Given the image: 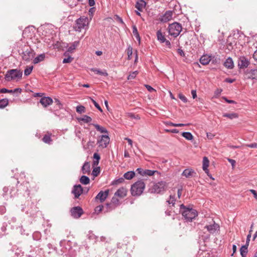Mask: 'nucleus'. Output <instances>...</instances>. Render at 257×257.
<instances>
[{
    "label": "nucleus",
    "instance_id": "nucleus-46",
    "mask_svg": "<svg viewBox=\"0 0 257 257\" xmlns=\"http://www.w3.org/2000/svg\"><path fill=\"white\" fill-rule=\"evenodd\" d=\"M7 227V223L5 222L3 224L1 228H0V232L2 233H4L3 234V236L4 235H6L7 234V233L6 232Z\"/></svg>",
    "mask_w": 257,
    "mask_h": 257
},
{
    "label": "nucleus",
    "instance_id": "nucleus-8",
    "mask_svg": "<svg viewBox=\"0 0 257 257\" xmlns=\"http://www.w3.org/2000/svg\"><path fill=\"white\" fill-rule=\"evenodd\" d=\"M167 186V183L165 181H160L154 183L153 185L149 188V191L152 193L161 194L165 191Z\"/></svg>",
    "mask_w": 257,
    "mask_h": 257
},
{
    "label": "nucleus",
    "instance_id": "nucleus-1",
    "mask_svg": "<svg viewBox=\"0 0 257 257\" xmlns=\"http://www.w3.org/2000/svg\"><path fill=\"white\" fill-rule=\"evenodd\" d=\"M17 190H15V188L14 187H12L11 188V190L10 191V189L8 187H4L3 189V192L1 194V195L5 198L6 200H8L9 197H12L14 196L17 195H22L23 196H25V194H27L28 197L29 196L30 189L32 188H34L35 191L37 190L38 188L36 185L33 187H31L30 183L28 181H24L22 184H20V185H18L16 186Z\"/></svg>",
    "mask_w": 257,
    "mask_h": 257
},
{
    "label": "nucleus",
    "instance_id": "nucleus-44",
    "mask_svg": "<svg viewBox=\"0 0 257 257\" xmlns=\"http://www.w3.org/2000/svg\"><path fill=\"white\" fill-rule=\"evenodd\" d=\"M138 73V71H135L131 72L127 77V80H132L135 79Z\"/></svg>",
    "mask_w": 257,
    "mask_h": 257
},
{
    "label": "nucleus",
    "instance_id": "nucleus-48",
    "mask_svg": "<svg viewBox=\"0 0 257 257\" xmlns=\"http://www.w3.org/2000/svg\"><path fill=\"white\" fill-rule=\"evenodd\" d=\"M54 103L57 106L56 109H60L63 108V104L58 98H54Z\"/></svg>",
    "mask_w": 257,
    "mask_h": 257
},
{
    "label": "nucleus",
    "instance_id": "nucleus-6",
    "mask_svg": "<svg viewBox=\"0 0 257 257\" xmlns=\"http://www.w3.org/2000/svg\"><path fill=\"white\" fill-rule=\"evenodd\" d=\"M23 75V72L18 69L9 70L5 75V79L7 81L12 80L20 79Z\"/></svg>",
    "mask_w": 257,
    "mask_h": 257
},
{
    "label": "nucleus",
    "instance_id": "nucleus-34",
    "mask_svg": "<svg viewBox=\"0 0 257 257\" xmlns=\"http://www.w3.org/2000/svg\"><path fill=\"white\" fill-rule=\"evenodd\" d=\"M133 29V34L134 36L136 37L137 40L140 42L141 40V38L139 35V33L138 31V29L137 27L135 25H133L132 27Z\"/></svg>",
    "mask_w": 257,
    "mask_h": 257
},
{
    "label": "nucleus",
    "instance_id": "nucleus-53",
    "mask_svg": "<svg viewBox=\"0 0 257 257\" xmlns=\"http://www.w3.org/2000/svg\"><path fill=\"white\" fill-rule=\"evenodd\" d=\"M175 201H176V199H175V196H172V195H170V199L169 200H168L167 201V202H168L169 204H172V205H174L175 203Z\"/></svg>",
    "mask_w": 257,
    "mask_h": 257
},
{
    "label": "nucleus",
    "instance_id": "nucleus-4",
    "mask_svg": "<svg viewBox=\"0 0 257 257\" xmlns=\"http://www.w3.org/2000/svg\"><path fill=\"white\" fill-rule=\"evenodd\" d=\"M145 188V184L143 180H139L133 184L131 188V194L134 196L141 195Z\"/></svg>",
    "mask_w": 257,
    "mask_h": 257
},
{
    "label": "nucleus",
    "instance_id": "nucleus-10",
    "mask_svg": "<svg viewBox=\"0 0 257 257\" xmlns=\"http://www.w3.org/2000/svg\"><path fill=\"white\" fill-rule=\"evenodd\" d=\"M35 53L31 48H27L23 51V59L26 61H29L34 58Z\"/></svg>",
    "mask_w": 257,
    "mask_h": 257
},
{
    "label": "nucleus",
    "instance_id": "nucleus-29",
    "mask_svg": "<svg viewBox=\"0 0 257 257\" xmlns=\"http://www.w3.org/2000/svg\"><path fill=\"white\" fill-rule=\"evenodd\" d=\"M45 58V54L44 53L41 54L34 58L33 60L34 64H37L41 61H43Z\"/></svg>",
    "mask_w": 257,
    "mask_h": 257
},
{
    "label": "nucleus",
    "instance_id": "nucleus-14",
    "mask_svg": "<svg viewBox=\"0 0 257 257\" xmlns=\"http://www.w3.org/2000/svg\"><path fill=\"white\" fill-rule=\"evenodd\" d=\"M71 193L74 194V198H78L81 194L83 193V189L81 185H74Z\"/></svg>",
    "mask_w": 257,
    "mask_h": 257
},
{
    "label": "nucleus",
    "instance_id": "nucleus-62",
    "mask_svg": "<svg viewBox=\"0 0 257 257\" xmlns=\"http://www.w3.org/2000/svg\"><path fill=\"white\" fill-rule=\"evenodd\" d=\"M163 43H165L166 47L169 49L172 48L171 44L170 42L166 39L163 42Z\"/></svg>",
    "mask_w": 257,
    "mask_h": 257
},
{
    "label": "nucleus",
    "instance_id": "nucleus-5",
    "mask_svg": "<svg viewBox=\"0 0 257 257\" xmlns=\"http://www.w3.org/2000/svg\"><path fill=\"white\" fill-rule=\"evenodd\" d=\"M182 29V25L176 22L169 24L168 28L169 34L174 38L178 36Z\"/></svg>",
    "mask_w": 257,
    "mask_h": 257
},
{
    "label": "nucleus",
    "instance_id": "nucleus-60",
    "mask_svg": "<svg viewBox=\"0 0 257 257\" xmlns=\"http://www.w3.org/2000/svg\"><path fill=\"white\" fill-rule=\"evenodd\" d=\"M93 158L94 159L93 161H99V160L100 159V156L98 153H94V154L93 155Z\"/></svg>",
    "mask_w": 257,
    "mask_h": 257
},
{
    "label": "nucleus",
    "instance_id": "nucleus-63",
    "mask_svg": "<svg viewBox=\"0 0 257 257\" xmlns=\"http://www.w3.org/2000/svg\"><path fill=\"white\" fill-rule=\"evenodd\" d=\"M145 86L147 89V90L150 92L155 91V89L149 85L146 84L145 85Z\"/></svg>",
    "mask_w": 257,
    "mask_h": 257
},
{
    "label": "nucleus",
    "instance_id": "nucleus-61",
    "mask_svg": "<svg viewBox=\"0 0 257 257\" xmlns=\"http://www.w3.org/2000/svg\"><path fill=\"white\" fill-rule=\"evenodd\" d=\"M103 208V205H98L95 208V209H94L95 212L98 213L99 212H100V211H102Z\"/></svg>",
    "mask_w": 257,
    "mask_h": 257
},
{
    "label": "nucleus",
    "instance_id": "nucleus-58",
    "mask_svg": "<svg viewBox=\"0 0 257 257\" xmlns=\"http://www.w3.org/2000/svg\"><path fill=\"white\" fill-rule=\"evenodd\" d=\"M88 238L90 240H94L95 241L96 239V236L91 232H89V234L87 235Z\"/></svg>",
    "mask_w": 257,
    "mask_h": 257
},
{
    "label": "nucleus",
    "instance_id": "nucleus-37",
    "mask_svg": "<svg viewBox=\"0 0 257 257\" xmlns=\"http://www.w3.org/2000/svg\"><path fill=\"white\" fill-rule=\"evenodd\" d=\"M209 164V161L207 157H204L203 158V165H202V169L203 170H207V168H208Z\"/></svg>",
    "mask_w": 257,
    "mask_h": 257
},
{
    "label": "nucleus",
    "instance_id": "nucleus-30",
    "mask_svg": "<svg viewBox=\"0 0 257 257\" xmlns=\"http://www.w3.org/2000/svg\"><path fill=\"white\" fill-rule=\"evenodd\" d=\"M77 120L79 122L82 121L85 123H89L92 121V118L87 115H84L82 117L77 118Z\"/></svg>",
    "mask_w": 257,
    "mask_h": 257
},
{
    "label": "nucleus",
    "instance_id": "nucleus-27",
    "mask_svg": "<svg viewBox=\"0 0 257 257\" xmlns=\"http://www.w3.org/2000/svg\"><path fill=\"white\" fill-rule=\"evenodd\" d=\"M157 40L162 44L163 42L166 39L164 35L163 34L161 30H158L156 33Z\"/></svg>",
    "mask_w": 257,
    "mask_h": 257
},
{
    "label": "nucleus",
    "instance_id": "nucleus-35",
    "mask_svg": "<svg viewBox=\"0 0 257 257\" xmlns=\"http://www.w3.org/2000/svg\"><path fill=\"white\" fill-rule=\"evenodd\" d=\"M116 208L112 203L110 202L106 204L105 206V209L106 212H110Z\"/></svg>",
    "mask_w": 257,
    "mask_h": 257
},
{
    "label": "nucleus",
    "instance_id": "nucleus-51",
    "mask_svg": "<svg viewBox=\"0 0 257 257\" xmlns=\"http://www.w3.org/2000/svg\"><path fill=\"white\" fill-rule=\"evenodd\" d=\"M127 116L129 118H130L131 119H140V117L139 115L135 114V113H132V112L128 113L127 114Z\"/></svg>",
    "mask_w": 257,
    "mask_h": 257
},
{
    "label": "nucleus",
    "instance_id": "nucleus-45",
    "mask_svg": "<svg viewBox=\"0 0 257 257\" xmlns=\"http://www.w3.org/2000/svg\"><path fill=\"white\" fill-rule=\"evenodd\" d=\"M110 202L116 207L120 204V202L119 199L116 198L115 196H113Z\"/></svg>",
    "mask_w": 257,
    "mask_h": 257
},
{
    "label": "nucleus",
    "instance_id": "nucleus-59",
    "mask_svg": "<svg viewBox=\"0 0 257 257\" xmlns=\"http://www.w3.org/2000/svg\"><path fill=\"white\" fill-rule=\"evenodd\" d=\"M251 230H250L248 234L247 235V237H246V242H245V244H244L246 246L249 245V243L250 237H251Z\"/></svg>",
    "mask_w": 257,
    "mask_h": 257
},
{
    "label": "nucleus",
    "instance_id": "nucleus-31",
    "mask_svg": "<svg viewBox=\"0 0 257 257\" xmlns=\"http://www.w3.org/2000/svg\"><path fill=\"white\" fill-rule=\"evenodd\" d=\"M181 136L188 141H192L194 138L192 134L190 132H183L181 134Z\"/></svg>",
    "mask_w": 257,
    "mask_h": 257
},
{
    "label": "nucleus",
    "instance_id": "nucleus-49",
    "mask_svg": "<svg viewBox=\"0 0 257 257\" xmlns=\"http://www.w3.org/2000/svg\"><path fill=\"white\" fill-rule=\"evenodd\" d=\"M100 172V167H94V168L92 170V175L94 177H97L99 174Z\"/></svg>",
    "mask_w": 257,
    "mask_h": 257
},
{
    "label": "nucleus",
    "instance_id": "nucleus-18",
    "mask_svg": "<svg viewBox=\"0 0 257 257\" xmlns=\"http://www.w3.org/2000/svg\"><path fill=\"white\" fill-rule=\"evenodd\" d=\"M204 228H206L211 234H214L216 231L219 230L220 227L219 225L214 221L212 224L206 225Z\"/></svg>",
    "mask_w": 257,
    "mask_h": 257
},
{
    "label": "nucleus",
    "instance_id": "nucleus-9",
    "mask_svg": "<svg viewBox=\"0 0 257 257\" xmlns=\"http://www.w3.org/2000/svg\"><path fill=\"white\" fill-rule=\"evenodd\" d=\"M249 60L244 56H241L238 58L237 66L239 69H245L250 64Z\"/></svg>",
    "mask_w": 257,
    "mask_h": 257
},
{
    "label": "nucleus",
    "instance_id": "nucleus-52",
    "mask_svg": "<svg viewBox=\"0 0 257 257\" xmlns=\"http://www.w3.org/2000/svg\"><path fill=\"white\" fill-rule=\"evenodd\" d=\"M85 111V108L82 105H79L76 107V111L79 113H82Z\"/></svg>",
    "mask_w": 257,
    "mask_h": 257
},
{
    "label": "nucleus",
    "instance_id": "nucleus-39",
    "mask_svg": "<svg viewBox=\"0 0 257 257\" xmlns=\"http://www.w3.org/2000/svg\"><path fill=\"white\" fill-rule=\"evenodd\" d=\"M9 104V100L7 98L0 99V109L4 108Z\"/></svg>",
    "mask_w": 257,
    "mask_h": 257
},
{
    "label": "nucleus",
    "instance_id": "nucleus-12",
    "mask_svg": "<svg viewBox=\"0 0 257 257\" xmlns=\"http://www.w3.org/2000/svg\"><path fill=\"white\" fill-rule=\"evenodd\" d=\"M71 243L72 242H70V241L66 240L61 241L60 242V244L61 246L66 245L69 248L68 250H67L65 255H69L70 256H73L75 255L76 251L72 247Z\"/></svg>",
    "mask_w": 257,
    "mask_h": 257
},
{
    "label": "nucleus",
    "instance_id": "nucleus-20",
    "mask_svg": "<svg viewBox=\"0 0 257 257\" xmlns=\"http://www.w3.org/2000/svg\"><path fill=\"white\" fill-rule=\"evenodd\" d=\"M196 173L192 169H186L182 173V176H185L186 178H190L195 177Z\"/></svg>",
    "mask_w": 257,
    "mask_h": 257
},
{
    "label": "nucleus",
    "instance_id": "nucleus-21",
    "mask_svg": "<svg viewBox=\"0 0 257 257\" xmlns=\"http://www.w3.org/2000/svg\"><path fill=\"white\" fill-rule=\"evenodd\" d=\"M127 194V190L124 187L119 188L114 193V196H117L120 198L124 197Z\"/></svg>",
    "mask_w": 257,
    "mask_h": 257
},
{
    "label": "nucleus",
    "instance_id": "nucleus-2",
    "mask_svg": "<svg viewBox=\"0 0 257 257\" xmlns=\"http://www.w3.org/2000/svg\"><path fill=\"white\" fill-rule=\"evenodd\" d=\"M24 196L26 197L27 200L26 203L22 205V211L30 217H35L38 212V207L34 202L31 201V197L30 195L28 197L27 194H25V196Z\"/></svg>",
    "mask_w": 257,
    "mask_h": 257
},
{
    "label": "nucleus",
    "instance_id": "nucleus-11",
    "mask_svg": "<svg viewBox=\"0 0 257 257\" xmlns=\"http://www.w3.org/2000/svg\"><path fill=\"white\" fill-rule=\"evenodd\" d=\"M70 213L74 218L78 219L84 213V211L81 207L75 206L71 209Z\"/></svg>",
    "mask_w": 257,
    "mask_h": 257
},
{
    "label": "nucleus",
    "instance_id": "nucleus-13",
    "mask_svg": "<svg viewBox=\"0 0 257 257\" xmlns=\"http://www.w3.org/2000/svg\"><path fill=\"white\" fill-rule=\"evenodd\" d=\"M109 142V138L108 135H102L101 138L97 140L98 147L101 148H105Z\"/></svg>",
    "mask_w": 257,
    "mask_h": 257
},
{
    "label": "nucleus",
    "instance_id": "nucleus-64",
    "mask_svg": "<svg viewBox=\"0 0 257 257\" xmlns=\"http://www.w3.org/2000/svg\"><path fill=\"white\" fill-rule=\"evenodd\" d=\"M177 52L182 57H185V54L184 53V52L183 51V50L182 49H181V48H178L177 49Z\"/></svg>",
    "mask_w": 257,
    "mask_h": 257
},
{
    "label": "nucleus",
    "instance_id": "nucleus-26",
    "mask_svg": "<svg viewBox=\"0 0 257 257\" xmlns=\"http://www.w3.org/2000/svg\"><path fill=\"white\" fill-rule=\"evenodd\" d=\"M248 246L245 245H243L240 248L239 251L241 257H246L248 252Z\"/></svg>",
    "mask_w": 257,
    "mask_h": 257
},
{
    "label": "nucleus",
    "instance_id": "nucleus-55",
    "mask_svg": "<svg viewBox=\"0 0 257 257\" xmlns=\"http://www.w3.org/2000/svg\"><path fill=\"white\" fill-rule=\"evenodd\" d=\"M73 58L72 57L69 56L67 58H65L63 60V63H69L72 62L73 60Z\"/></svg>",
    "mask_w": 257,
    "mask_h": 257
},
{
    "label": "nucleus",
    "instance_id": "nucleus-57",
    "mask_svg": "<svg viewBox=\"0 0 257 257\" xmlns=\"http://www.w3.org/2000/svg\"><path fill=\"white\" fill-rule=\"evenodd\" d=\"M95 7H92L89 9L88 13H89V15L90 17V19H91L93 17V14H94V13L95 12Z\"/></svg>",
    "mask_w": 257,
    "mask_h": 257
},
{
    "label": "nucleus",
    "instance_id": "nucleus-40",
    "mask_svg": "<svg viewBox=\"0 0 257 257\" xmlns=\"http://www.w3.org/2000/svg\"><path fill=\"white\" fill-rule=\"evenodd\" d=\"M32 236L34 240L39 241L41 239L42 235L40 232L35 231L33 233Z\"/></svg>",
    "mask_w": 257,
    "mask_h": 257
},
{
    "label": "nucleus",
    "instance_id": "nucleus-41",
    "mask_svg": "<svg viewBox=\"0 0 257 257\" xmlns=\"http://www.w3.org/2000/svg\"><path fill=\"white\" fill-rule=\"evenodd\" d=\"M42 140L44 143L48 144H51L52 142V140L51 138V136L47 135H45L43 137Z\"/></svg>",
    "mask_w": 257,
    "mask_h": 257
},
{
    "label": "nucleus",
    "instance_id": "nucleus-38",
    "mask_svg": "<svg viewBox=\"0 0 257 257\" xmlns=\"http://www.w3.org/2000/svg\"><path fill=\"white\" fill-rule=\"evenodd\" d=\"M145 175L152 176L154 175L156 173L160 174V173L157 170H151L149 169L145 170Z\"/></svg>",
    "mask_w": 257,
    "mask_h": 257
},
{
    "label": "nucleus",
    "instance_id": "nucleus-32",
    "mask_svg": "<svg viewBox=\"0 0 257 257\" xmlns=\"http://www.w3.org/2000/svg\"><path fill=\"white\" fill-rule=\"evenodd\" d=\"M135 176V172L134 171H128L125 173L123 175V177L125 179L131 180Z\"/></svg>",
    "mask_w": 257,
    "mask_h": 257
},
{
    "label": "nucleus",
    "instance_id": "nucleus-36",
    "mask_svg": "<svg viewBox=\"0 0 257 257\" xmlns=\"http://www.w3.org/2000/svg\"><path fill=\"white\" fill-rule=\"evenodd\" d=\"M92 124L95 127V128L98 131H99L101 133H106V134H108V132H107V130L105 128H104V127H103L102 126H101L100 125H99L98 124Z\"/></svg>",
    "mask_w": 257,
    "mask_h": 257
},
{
    "label": "nucleus",
    "instance_id": "nucleus-56",
    "mask_svg": "<svg viewBox=\"0 0 257 257\" xmlns=\"http://www.w3.org/2000/svg\"><path fill=\"white\" fill-rule=\"evenodd\" d=\"M178 97L183 102L185 103L187 102V98L183 94L179 93L178 94Z\"/></svg>",
    "mask_w": 257,
    "mask_h": 257
},
{
    "label": "nucleus",
    "instance_id": "nucleus-15",
    "mask_svg": "<svg viewBox=\"0 0 257 257\" xmlns=\"http://www.w3.org/2000/svg\"><path fill=\"white\" fill-rule=\"evenodd\" d=\"M244 73L246 75L247 79L257 80V69H247Z\"/></svg>",
    "mask_w": 257,
    "mask_h": 257
},
{
    "label": "nucleus",
    "instance_id": "nucleus-42",
    "mask_svg": "<svg viewBox=\"0 0 257 257\" xmlns=\"http://www.w3.org/2000/svg\"><path fill=\"white\" fill-rule=\"evenodd\" d=\"M79 42L75 41L72 43V44L68 47L67 49V52L69 53H71L74 49H75L76 47L77 46Z\"/></svg>",
    "mask_w": 257,
    "mask_h": 257
},
{
    "label": "nucleus",
    "instance_id": "nucleus-7",
    "mask_svg": "<svg viewBox=\"0 0 257 257\" xmlns=\"http://www.w3.org/2000/svg\"><path fill=\"white\" fill-rule=\"evenodd\" d=\"M88 19L87 17H80L75 21L73 29L75 31L81 32L83 29H87L88 27Z\"/></svg>",
    "mask_w": 257,
    "mask_h": 257
},
{
    "label": "nucleus",
    "instance_id": "nucleus-28",
    "mask_svg": "<svg viewBox=\"0 0 257 257\" xmlns=\"http://www.w3.org/2000/svg\"><path fill=\"white\" fill-rule=\"evenodd\" d=\"M222 116L225 117H227L230 119L237 118L239 116L238 114L235 112H232L230 113H224L222 114Z\"/></svg>",
    "mask_w": 257,
    "mask_h": 257
},
{
    "label": "nucleus",
    "instance_id": "nucleus-23",
    "mask_svg": "<svg viewBox=\"0 0 257 257\" xmlns=\"http://www.w3.org/2000/svg\"><path fill=\"white\" fill-rule=\"evenodd\" d=\"M210 61V57L207 55H203L199 59L200 63L203 65L208 64Z\"/></svg>",
    "mask_w": 257,
    "mask_h": 257
},
{
    "label": "nucleus",
    "instance_id": "nucleus-54",
    "mask_svg": "<svg viewBox=\"0 0 257 257\" xmlns=\"http://www.w3.org/2000/svg\"><path fill=\"white\" fill-rule=\"evenodd\" d=\"M93 104L94 105V106L100 111V112H102V108H101V107L100 106V105H99V104L96 102V101L94 100L93 99L90 98Z\"/></svg>",
    "mask_w": 257,
    "mask_h": 257
},
{
    "label": "nucleus",
    "instance_id": "nucleus-19",
    "mask_svg": "<svg viewBox=\"0 0 257 257\" xmlns=\"http://www.w3.org/2000/svg\"><path fill=\"white\" fill-rule=\"evenodd\" d=\"M53 102V101L52 98L49 96L42 97L40 100V103H41L44 107H47L49 105H51Z\"/></svg>",
    "mask_w": 257,
    "mask_h": 257
},
{
    "label": "nucleus",
    "instance_id": "nucleus-33",
    "mask_svg": "<svg viewBox=\"0 0 257 257\" xmlns=\"http://www.w3.org/2000/svg\"><path fill=\"white\" fill-rule=\"evenodd\" d=\"M79 181L83 185H87L90 183L89 178L85 175H82L79 179Z\"/></svg>",
    "mask_w": 257,
    "mask_h": 257
},
{
    "label": "nucleus",
    "instance_id": "nucleus-3",
    "mask_svg": "<svg viewBox=\"0 0 257 257\" xmlns=\"http://www.w3.org/2000/svg\"><path fill=\"white\" fill-rule=\"evenodd\" d=\"M180 209L182 216L186 221L191 222L198 215L196 210L190 206L186 207L183 204L180 205Z\"/></svg>",
    "mask_w": 257,
    "mask_h": 257
},
{
    "label": "nucleus",
    "instance_id": "nucleus-17",
    "mask_svg": "<svg viewBox=\"0 0 257 257\" xmlns=\"http://www.w3.org/2000/svg\"><path fill=\"white\" fill-rule=\"evenodd\" d=\"M173 12L171 11H167L159 18L160 22L166 23L172 19Z\"/></svg>",
    "mask_w": 257,
    "mask_h": 257
},
{
    "label": "nucleus",
    "instance_id": "nucleus-50",
    "mask_svg": "<svg viewBox=\"0 0 257 257\" xmlns=\"http://www.w3.org/2000/svg\"><path fill=\"white\" fill-rule=\"evenodd\" d=\"M33 69V66H31L30 67L26 68L24 70V75L25 76L29 75L31 73Z\"/></svg>",
    "mask_w": 257,
    "mask_h": 257
},
{
    "label": "nucleus",
    "instance_id": "nucleus-47",
    "mask_svg": "<svg viewBox=\"0 0 257 257\" xmlns=\"http://www.w3.org/2000/svg\"><path fill=\"white\" fill-rule=\"evenodd\" d=\"M124 181V178L121 177L117 179L114 180L112 183L111 185H116L122 183Z\"/></svg>",
    "mask_w": 257,
    "mask_h": 257
},
{
    "label": "nucleus",
    "instance_id": "nucleus-43",
    "mask_svg": "<svg viewBox=\"0 0 257 257\" xmlns=\"http://www.w3.org/2000/svg\"><path fill=\"white\" fill-rule=\"evenodd\" d=\"M126 53L127 54V59L131 60L132 58L133 54V48L132 46H129L126 49Z\"/></svg>",
    "mask_w": 257,
    "mask_h": 257
},
{
    "label": "nucleus",
    "instance_id": "nucleus-25",
    "mask_svg": "<svg viewBox=\"0 0 257 257\" xmlns=\"http://www.w3.org/2000/svg\"><path fill=\"white\" fill-rule=\"evenodd\" d=\"M83 174H89L90 172V165L88 162H85L81 168Z\"/></svg>",
    "mask_w": 257,
    "mask_h": 257
},
{
    "label": "nucleus",
    "instance_id": "nucleus-16",
    "mask_svg": "<svg viewBox=\"0 0 257 257\" xmlns=\"http://www.w3.org/2000/svg\"><path fill=\"white\" fill-rule=\"evenodd\" d=\"M109 194V190L107 189L104 191H100L95 197V200H99L100 202L105 200Z\"/></svg>",
    "mask_w": 257,
    "mask_h": 257
},
{
    "label": "nucleus",
    "instance_id": "nucleus-24",
    "mask_svg": "<svg viewBox=\"0 0 257 257\" xmlns=\"http://www.w3.org/2000/svg\"><path fill=\"white\" fill-rule=\"evenodd\" d=\"M224 66L227 69H231L234 67V63L231 57L227 58L224 63Z\"/></svg>",
    "mask_w": 257,
    "mask_h": 257
},
{
    "label": "nucleus",
    "instance_id": "nucleus-22",
    "mask_svg": "<svg viewBox=\"0 0 257 257\" xmlns=\"http://www.w3.org/2000/svg\"><path fill=\"white\" fill-rule=\"evenodd\" d=\"M147 5V3L144 0H138L135 5L136 8L139 11L142 12Z\"/></svg>",
    "mask_w": 257,
    "mask_h": 257
}]
</instances>
